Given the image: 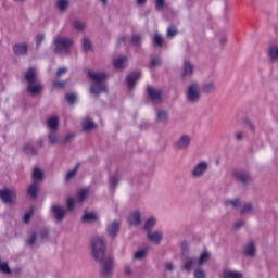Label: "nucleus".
Listing matches in <instances>:
<instances>
[{"mask_svg":"<svg viewBox=\"0 0 278 278\" xmlns=\"http://www.w3.org/2000/svg\"><path fill=\"white\" fill-rule=\"evenodd\" d=\"M155 66H162V61H160L157 58L150 61V68H155Z\"/></svg>","mask_w":278,"mask_h":278,"instance_id":"nucleus-52","label":"nucleus"},{"mask_svg":"<svg viewBox=\"0 0 278 278\" xmlns=\"http://www.w3.org/2000/svg\"><path fill=\"white\" fill-rule=\"evenodd\" d=\"M142 40H143L142 34L132 33L130 42L136 47V49H140V47H142Z\"/></svg>","mask_w":278,"mask_h":278,"instance_id":"nucleus-30","label":"nucleus"},{"mask_svg":"<svg viewBox=\"0 0 278 278\" xmlns=\"http://www.w3.org/2000/svg\"><path fill=\"white\" fill-rule=\"evenodd\" d=\"M88 189H83L78 192V200L79 203H84L88 199Z\"/></svg>","mask_w":278,"mask_h":278,"instance_id":"nucleus-46","label":"nucleus"},{"mask_svg":"<svg viewBox=\"0 0 278 278\" xmlns=\"http://www.w3.org/2000/svg\"><path fill=\"white\" fill-rule=\"evenodd\" d=\"M244 225H245L244 220H239V222L235 223L233 229L236 231H238V229H242V227H244Z\"/></svg>","mask_w":278,"mask_h":278,"instance_id":"nucleus-59","label":"nucleus"},{"mask_svg":"<svg viewBox=\"0 0 278 278\" xmlns=\"http://www.w3.org/2000/svg\"><path fill=\"white\" fill-rule=\"evenodd\" d=\"M147 238L148 240H150V242H153L154 244H160L162 242V239L164 238V235L162 233V231L148 232Z\"/></svg>","mask_w":278,"mask_h":278,"instance_id":"nucleus-22","label":"nucleus"},{"mask_svg":"<svg viewBox=\"0 0 278 278\" xmlns=\"http://www.w3.org/2000/svg\"><path fill=\"white\" fill-rule=\"evenodd\" d=\"M45 179V170H42V168L39 167H35L33 169V181H42Z\"/></svg>","mask_w":278,"mask_h":278,"instance_id":"nucleus-32","label":"nucleus"},{"mask_svg":"<svg viewBox=\"0 0 278 278\" xmlns=\"http://www.w3.org/2000/svg\"><path fill=\"white\" fill-rule=\"evenodd\" d=\"M194 278H207V275L205 274V271L203 270V268L199 267L195 269L194 274H193Z\"/></svg>","mask_w":278,"mask_h":278,"instance_id":"nucleus-51","label":"nucleus"},{"mask_svg":"<svg viewBox=\"0 0 278 278\" xmlns=\"http://www.w3.org/2000/svg\"><path fill=\"white\" fill-rule=\"evenodd\" d=\"M25 81H27L26 92L31 97H38L45 90L42 83L38 80V74H36V67H29L24 76Z\"/></svg>","mask_w":278,"mask_h":278,"instance_id":"nucleus-1","label":"nucleus"},{"mask_svg":"<svg viewBox=\"0 0 278 278\" xmlns=\"http://www.w3.org/2000/svg\"><path fill=\"white\" fill-rule=\"evenodd\" d=\"M0 199L7 205L16 204V191L14 189H0Z\"/></svg>","mask_w":278,"mask_h":278,"instance_id":"nucleus-11","label":"nucleus"},{"mask_svg":"<svg viewBox=\"0 0 278 278\" xmlns=\"http://www.w3.org/2000/svg\"><path fill=\"white\" fill-rule=\"evenodd\" d=\"M56 8L61 12H68V8H71V1L68 0H58L56 1Z\"/></svg>","mask_w":278,"mask_h":278,"instance_id":"nucleus-36","label":"nucleus"},{"mask_svg":"<svg viewBox=\"0 0 278 278\" xmlns=\"http://www.w3.org/2000/svg\"><path fill=\"white\" fill-rule=\"evenodd\" d=\"M128 223L132 225V227H140V225H142V213H140V211L131 212L128 217Z\"/></svg>","mask_w":278,"mask_h":278,"instance_id":"nucleus-17","label":"nucleus"},{"mask_svg":"<svg viewBox=\"0 0 278 278\" xmlns=\"http://www.w3.org/2000/svg\"><path fill=\"white\" fill-rule=\"evenodd\" d=\"M182 254L186 255L188 253V244H182Z\"/></svg>","mask_w":278,"mask_h":278,"instance_id":"nucleus-64","label":"nucleus"},{"mask_svg":"<svg viewBox=\"0 0 278 278\" xmlns=\"http://www.w3.org/2000/svg\"><path fill=\"white\" fill-rule=\"evenodd\" d=\"M51 212L53 214V218H54L55 223H62V220H64V218H66L67 211L63 206L54 204L51 206Z\"/></svg>","mask_w":278,"mask_h":278,"instance_id":"nucleus-12","label":"nucleus"},{"mask_svg":"<svg viewBox=\"0 0 278 278\" xmlns=\"http://www.w3.org/2000/svg\"><path fill=\"white\" fill-rule=\"evenodd\" d=\"M255 208L253 207V202H248L242 205L240 214L241 216H244V214H253Z\"/></svg>","mask_w":278,"mask_h":278,"instance_id":"nucleus-37","label":"nucleus"},{"mask_svg":"<svg viewBox=\"0 0 278 278\" xmlns=\"http://www.w3.org/2000/svg\"><path fill=\"white\" fill-rule=\"evenodd\" d=\"M48 140L50 144H58V134L55 131L51 130L48 135Z\"/></svg>","mask_w":278,"mask_h":278,"instance_id":"nucleus-49","label":"nucleus"},{"mask_svg":"<svg viewBox=\"0 0 278 278\" xmlns=\"http://www.w3.org/2000/svg\"><path fill=\"white\" fill-rule=\"evenodd\" d=\"M179 34V30H177V26L170 25L167 29V38H175Z\"/></svg>","mask_w":278,"mask_h":278,"instance_id":"nucleus-44","label":"nucleus"},{"mask_svg":"<svg viewBox=\"0 0 278 278\" xmlns=\"http://www.w3.org/2000/svg\"><path fill=\"white\" fill-rule=\"evenodd\" d=\"M113 65L115 68H117V71H123V68H125V66H127V58L122 56V58L115 59L113 61Z\"/></svg>","mask_w":278,"mask_h":278,"instance_id":"nucleus-33","label":"nucleus"},{"mask_svg":"<svg viewBox=\"0 0 278 278\" xmlns=\"http://www.w3.org/2000/svg\"><path fill=\"white\" fill-rule=\"evenodd\" d=\"M207 170H210V163H207V161H200L191 170V177H193V179H201Z\"/></svg>","mask_w":278,"mask_h":278,"instance_id":"nucleus-10","label":"nucleus"},{"mask_svg":"<svg viewBox=\"0 0 278 278\" xmlns=\"http://www.w3.org/2000/svg\"><path fill=\"white\" fill-rule=\"evenodd\" d=\"M73 138H75V134L71 132L67 136H65L64 138V142H71V140H73Z\"/></svg>","mask_w":278,"mask_h":278,"instance_id":"nucleus-62","label":"nucleus"},{"mask_svg":"<svg viewBox=\"0 0 278 278\" xmlns=\"http://www.w3.org/2000/svg\"><path fill=\"white\" fill-rule=\"evenodd\" d=\"M29 51V46L27 43H16L13 46V53L15 55H27Z\"/></svg>","mask_w":278,"mask_h":278,"instance_id":"nucleus-19","label":"nucleus"},{"mask_svg":"<svg viewBox=\"0 0 278 278\" xmlns=\"http://www.w3.org/2000/svg\"><path fill=\"white\" fill-rule=\"evenodd\" d=\"M232 177L241 184V186L247 187L250 184L253 182V175H251V172L242 168L233 169L232 170Z\"/></svg>","mask_w":278,"mask_h":278,"instance_id":"nucleus-7","label":"nucleus"},{"mask_svg":"<svg viewBox=\"0 0 278 278\" xmlns=\"http://www.w3.org/2000/svg\"><path fill=\"white\" fill-rule=\"evenodd\" d=\"M108 245L102 237L96 236L91 239V253L96 262H103Z\"/></svg>","mask_w":278,"mask_h":278,"instance_id":"nucleus-4","label":"nucleus"},{"mask_svg":"<svg viewBox=\"0 0 278 278\" xmlns=\"http://www.w3.org/2000/svg\"><path fill=\"white\" fill-rule=\"evenodd\" d=\"M257 253V248L255 247V242L250 241L244 249V255L248 257H255Z\"/></svg>","mask_w":278,"mask_h":278,"instance_id":"nucleus-25","label":"nucleus"},{"mask_svg":"<svg viewBox=\"0 0 278 278\" xmlns=\"http://www.w3.org/2000/svg\"><path fill=\"white\" fill-rule=\"evenodd\" d=\"M235 138L238 142H242V140L244 139V132L241 130L236 131Z\"/></svg>","mask_w":278,"mask_h":278,"instance_id":"nucleus-53","label":"nucleus"},{"mask_svg":"<svg viewBox=\"0 0 278 278\" xmlns=\"http://www.w3.org/2000/svg\"><path fill=\"white\" fill-rule=\"evenodd\" d=\"M88 77L92 79L94 85H91L89 92L94 97H99L101 92H108V85H105V79H108V74L105 73H97V72H88Z\"/></svg>","mask_w":278,"mask_h":278,"instance_id":"nucleus-2","label":"nucleus"},{"mask_svg":"<svg viewBox=\"0 0 278 278\" xmlns=\"http://www.w3.org/2000/svg\"><path fill=\"white\" fill-rule=\"evenodd\" d=\"M0 273H3V275L12 274V269H10V265H8V263H1V258H0Z\"/></svg>","mask_w":278,"mask_h":278,"instance_id":"nucleus-43","label":"nucleus"},{"mask_svg":"<svg viewBox=\"0 0 278 278\" xmlns=\"http://www.w3.org/2000/svg\"><path fill=\"white\" fill-rule=\"evenodd\" d=\"M203 94H214L216 92V83L215 81H205L202 84Z\"/></svg>","mask_w":278,"mask_h":278,"instance_id":"nucleus-20","label":"nucleus"},{"mask_svg":"<svg viewBox=\"0 0 278 278\" xmlns=\"http://www.w3.org/2000/svg\"><path fill=\"white\" fill-rule=\"evenodd\" d=\"M47 125L51 131H58L60 129V118L52 116L47 121Z\"/></svg>","mask_w":278,"mask_h":278,"instance_id":"nucleus-27","label":"nucleus"},{"mask_svg":"<svg viewBox=\"0 0 278 278\" xmlns=\"http://www.w3.org/2000/svg\"><path fill=\"white\" fill-rule=\"evenodd\" d=\"M72 26L76 31H86V22L79 21L78 18L73 21Z\"/></svg>","mask_w":278,"mask_h":278,"instance_id":"nucleus-39","label":"nucleus"},{"mask_svg":"<svg viewBox=\"0 0 278 278\" xmlns=\"http://www.w3.org/2000/svg\"><path fill=\"white\" fill-rule=\"evenodd\" d=\"M225 207H233V210H238L242 206V200L240 198H235L232 200L228 199L224 201Z\"/></svg>","mask_w":278,"mask_h":278,"instance_id":"nucleus-28","label":"nucleus"},{"mask_svg":"<svg viewBox=\"0 0 278 278\" xmlns=\"http://www.w3.org/2000/svg\"><path fill=\"white\" fill-rule=\"evenodd\" d=\"M147 257V250L140 249L134 254V260H144Z\"/></svg>","mask_w":278,"mask_h":278,"instance_id":"nucleus-45","label":"nucleus"},{"mask_svg":"<svg viewBox=\"0 0 278 278\" xmlns=\"http://www.w3.org/2000/svg\"><path fill=\"white\" fill-rule=\"evenodd\" d=\"M190 144H192V136L182 134L174 142V149L176 151H188V149H190Z\"/></svg>","mask_w":278,"mask_h":278,"instance_id":"nucleus-9","label":"nucleus"},{"mask_svg":"<svg viewBox=\"0 0 278 278\" xmlns=\"http://www.w3.org/2000/svg\"><path fill=\"white\" fill-rule=\"evenodd\" d=\"M77 170H79V164H77L74 169L70 170L65 176V181H71V179H75L77 176Z\"/></svg>","mask_w":278,"mask_h":278,"instance_id":"nucleus-42","label":"nucleus"},{"mask_svg":"<svg viewBox=\"0 0 278 278\" xmlns=\"http://www.w3.org/2000/svg\"><path fill=\"white\" fill-rule=\"evenodd\" d=\"M185 97L187 103H190V105H197V103L201 101V85L197 81L189 84L185 91Z\"/></svg>","mask_w":278,"mask_h":278,"instance_id":"nucleus-5","label":"nucleus"},{"mask_svg":"<svg viewBox=\"0 0 278 278\" xmlns=\"http://www.w3.org/2000/svg\"><path fill=\"white\" fill-rule=\"evenodd\" d=\"M101 264L100 275L101 277L109 278L112 277L114 273V258L112 256L103 257L102 261H97Z\"/></svg>","mask_w":278,"mask_h":278,"instance_id":"nucleus-8","label":"nucleus"},{"mask_svg":"<svg viewBox=\"0 0 278 278\" xmlns=\"http://www.w3.org/2000/svg\"><path fill=\"white\" fill-rule=\"evenodd\" d=\"M267 56L269 59V62H271V63L278 62V46L277 45H270L268 47Z\"/></svg>","mask_w":278,"mask_h":278,"instance_id":"nucleus-21","label":"nucleus"},{"mask_svg":"<svg viewBox=\"0 0 278 278\" xmlns=\"http://www.w3.org/2000/svg\"><path fill=\"white\" fill-rule=\"evenodd\" d=\"M53 43L54 53H59V55H68L71 53V48L73 47V39L55 37Z\"/></svg>","mask_w":278,"mask_h":278,"instance_id":"nucleus-6","label":"nucleus"},{"mask_svg":"<svg viewBox=\"0 0 278 278\" xmlns=\"http://www.w3.org/2000/svg\"><path fill=\"white\" fill-rule=\"evenodd\" d=\"M118 231H121V222L114 220L106 227V232L109 238L111 240H116V237L118 236Z\"/></svg>","mask_w":278,"mask_h":278,"instance_id":"nucleus-14","label":"nucleus"},{"mask_svg":"<svg viewBox=\"0 0 278 278\" xmlns=\"http://www.w3.org/2000/svg\"><path fill=\"white\" fill-rule=\"evenodd\" d=\"M97 220H99V215H97V213L93 212L85 213L81 216L83 223H97Z\"/></svg>","mask_w":278,"mask_h":278,"instance_id":"nucleus-31","label":"nucleus"},{"mask_svg":"<svg viewBox=\"0 0 278 278\" xmlns=\"http://www.w3.org/2000/svg\"><path fill=\"white\" fill-rule=\"evenodd\" d=\"M45 41V34H39L37 37V46L40 47L42 42Z\"/></svg>","mask_w":278,"mask_h":278,"instance_id":"nucleus-61","label":"nucleus"},{"mask_svg":"<svg viewBox=\"0 0 278 278\" xmlns=\"http://www.w3.org/2000/svg\"><path fill=\"white\" fill-rule=\"evenodd\" d=\"M155 121L159 125H164V126L168 125V123H170L168 111L164 110V109H159L156 111V119Z\"/></svg>","mask_w":278,"mask_h":278,"instance_id":"nucleus-15","label":"nucleus"},{"mask_svg":"<svg viewBox=\"0 0 278 278\" xmlns=\"http://www.w3.org/2000/svg\"><path fill=\"white\" fill-rule=\"evenodd\" d=\"M194 264H197V258L187 256L182 264V270L190 273L194 268Z\"/></svg>","mask_w":278,"mask_h":278,"instance_id":"nucleus-24","label":"nucleus"},{"mask_svg":"<svg viewBox=\"0 0 278 278\" xmlns=\"http://www.w3.org/2000/svg\"><path fill=\"white\" fill-rule=\"evenodd\" d=\"M81 125H83V131H86V132L92 131V129L97 127V124L92 119H84Z\"/></svg>","mask_w":278,"mask_h":278,"instance_id":"nucleus-34","label":"nucleus"},{"mask_svg":"<svg viewBox=\"0 0 278 278\" xmlns=\"http://www.w3.org/2000/svg\"><path fill=\"white\" fill-rule=\"evenodd\" d=\"M155 227V218L151 217L148 220H146L144 225H143V230L148 231V233L151 232V229Z\"/></svg>","mask_w":278,"mask_h":278,"instance_id":"nucleus-41","label":"nucleus"},{"mask_svg":"<svg viewBox=\"0 0 278 278\" xmlns=\"http://www.w3.org/2000/svg\"><path fill=\"white\" fill-rule=\"evenodd\" d=\"M23 153L26 155H38V149L29 143H25L22 149Z\"/></svg>","mask_w":278,"mask_h":278,"instance_id":"nucleus-35","label":"nucleus"},{"mask_svg":"<svg viewBox=\"0 0 278 278\" xmlns=\"http://www.w3.org/2000/svg\"><path fill=\"white\" fill-rule=\"evenodd\" d=\"M118 184H121V175L118 173L111 175L109 178V186L112 192L118 188Z\"/></svg>","mask_w":278,"mask_h":278,"instance_id":"nucleus-23","label":"nucleus"},{"mask_svg":"<svg viewBox=\"0 0 278 278\" xmlns=\"http://www.w3.org/2000/svg\"><path fill=\"white\" fill-rule=\"evenodd\" d=\"M245 125H248L250 131H252V134H255V124H253V122H251V119H245Z\"/></svg>","mask_w":278,"mask_h":278,"instance_id":"nucleus-57","label":"nucleus"},{"mask_svg":"<svg viewBox=\"0 0 278 278\" xmlns=\"http://www.w3.org/2000/svg\"><path fill=\"white\" fill-rule=\"evenodd\" d=\"M66 86V80H56L53 83L54 88H64Z\"/></svg>","mask_w":278,"mask_h":278,"instance_id":"nucleus-54","label":"nucleus"},{"mask_svg":"<svg viewBox=\"0 0 278 278\" xmlns=\"http://www.w3.org/2000/svg\"><path fill=\"white\" fill-rule=\"evenodd\" d=\"M51 238V232L47 228H41L38 231H31L28 238L25 240L26 247L34 249L36 244H42V242H48Z\"/></svg>","mask_w":278,"mask_h":278,"instance_id":"nucleus-3","label":"nucleus"},{"mask_svg":"<svg viewBox=\"0 0 278 278\" xmlns=\"http://www.w3.org/2000/svg\"><path fill=\"white\" fill-rule=\"evenodd\" d=\"M140 77H142V73L140 71L131 72L127 76L126 81H127L128 88H130V90H134V88H136V84H138V79H140Z\"/></svg>","mask_w":278,"mask_h":278,"instance_id":"nucleus-16","label":"nucleus"},{"mask_svg":"<svg viewBox=\"0 0 278 278\" xmlns=\"http://www.w3.org/2000/svg\"><path fill=\"white\" fill-rule=\"evenodd\" d=\"M207 260H210V252L204 251L199 258V266H203V264H205V262H207Z\"/></svg>","mask_w":278,"mask_h":278,"instance_id":"nucleus-47","label":"nucleus"},{"mask_svg":"<svg viewBox=\"0 0 278 278\" xmlns=\"http://www.w3.org/2000/svg\"><path fill=\"white\" fill-rule=\"evenodd\" d=\"M194 75V63L192 61H185L182 65V79H186V77H192Z\"/></svg>","mask_w":278,"mask_h":278,"instance_id":"nucleus-18","label":"nucleus"},{"mask_svg":"<svg viewBox=\"0 0 278 278\" xmlns=\"http://www.w3.org/2000/svg\"><path fill=\"white\" fill-rule=\"evenodd\" d=\"M38 190H40V184H38V181H33L27 191L28 197L38 199Z\"/></svg>","mask_w":278,"mask_h":278,"instance_id":"nucleus-26","label":"nucleus"},{"mask_svg":"<svg viewBox=\"0 0 278 278\" xmlns=\"http://www.w3.org/2000/svg\"><path fill=\"white\" fill-rule=\"evenodd\" d=\"M222 278H242V273L226 269L223 271Z\"/></svg>","mask_w":278,"mask_h":278,"instance_id":"nucleus-38","label":"nucleus"},{"mask_svg":"<svg viewBox=\"0 0 278 278\" xmlns=\"http://www.w3.org/2000/svg\"><path fill=\"white\" fill-rule=\"evenodd\" d=\"M65 101H67L68 105H73L77 101V96L75 93H68L65 96Z\"/></svg>","mask_w":278,"mask_h":278,"instance_id":"nucleus-50","label":"nucleus"},{"mask_svg":"<svg viewBox=\"0 0 278 278\" xmlns=\"http://www.w3.org/2000/svg\"><path fill=\"white\" fill-rule=\"evenodd\" d=\"M81 47L84 53H88L89 51H94V46H92V41L88 36H85L81 41Z\"/></svg>","mask_w":278,"mask_h":278,"instance_id":"nucleus-29","label":"nucleus"},{"mask_svg":"<svg viewBox=\"0 0 278 278\" xmlns=\"http://www.w3.org/2000/svg\"><path fill=\"white\" fill-rule=\"evenodd\" d=\"M153 46L159 47L160 49H162V47H164V37H162V35L156 33L153 36Z\"/></svg>","mask_w":278,"mask_h":278,"instance_id":"nucleus-40","label":"nucleus"},{"mask_svg":"<svg viewBox=\"0 0 278 278\" xmlns=\"http://www.w3.org/2000/svg\"><path fill=\"white\" fill-rule=\"evenodd\" d=\"M31 216H34V211H28L24 215V223H29L31 220Z\"/></svg>","mask_w":278,"mask_h":278,"instance_id":"nucleus-55","label":"nucleus"},{"mask_svg":"<svg viewBox=\"0 0 278 278\" xmlns=\"http://www.w3.org/2000/svg\"><path fill=\"white\" fill-rule=\"evenodd\" d=\"M147 97L152 101V103H162V91L155 89V87H147Z\"/></svg>","mask_w":278,"mask_h":278,"instance_id":"nucleus-13","label":"nucleus"},{"mask_svg":"<svg viewBox=\"0 0 278 278\" xmlns=\"http://www.w3.org/2000/svg\"><path fill=\"white\" fill-rule=\"evenodd\" d=\"M67 210H75V198L67 199Z\"/></svg>","mask_w":278,"mask_h":278,"instance_id":"nucleus-56","label":"nucleus"},{"mask_svg":"<svg viewBox=\"0 0 278 278\" xmlns=\"http://www.w3.org/2000/svg\"><path fill=\"white\" fill-rule=\"evenodd\" d=\"M124 273L125 275H129V276L134 275V270H131V267L127 265L125 266Z\"/></svg>","mask_w":278,"mask_h":278,"instance_id":"nucleus-63","label":"nucleus"},{"mask_svg":"<svg viewBox=\"0 0 278 278\" xmlns=\"http://www.w3.org/2000/svg\"><path fill=\"white\" fill-rule=\"evenodd\" d=\"M165 270H167L168 273H173V270H175V264L173 263L165 264Z\"/></svg>","mask_w":278,"mask_h":278,"instance_id":"nucleus-60","label":"nucleus"},{"mask_svg":"<svg viewBox=\"0 0 278 278\" xmlns=\"http://www.w3.org/2000/svg\"><path fill=\"white\" fill-rule=\"evenodd\" d=\"M66 73H68V68L60 67L56 72V77H62V75H66Z\"/></svg>","mask_w":278,"mask_h":278,"instance_id":"nucleus-58","label":"nucleus"},{"mask_svg":"<svg viewBox=\"0 0 278 278\" xmlns=\"http://www.w3.org/2000/svg\"><path fill=\"white\" fill-rule=\"evenodd\" d=\"M154 5L155 10L157 12H161V10H164V8H166V0H155Z\"/></svg>","mask_w":278,"mask_h":278,"instance_id":"nucleus-48","label":"nucleus"}]
</instances>
